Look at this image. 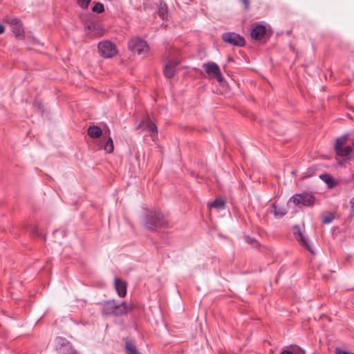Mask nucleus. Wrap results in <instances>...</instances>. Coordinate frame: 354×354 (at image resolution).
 <instances>
[{"label":"nucleus","mask_w":354,"mask_h":354,"mask_svg":"<svg viewBox=\"0 0 354 354\" xmlns=\"http://www.w3.org/2000/svg\"><path fill=\"white\" fill-rule=\"evenodd\" d=\"M181 61L180 51L178 49H169L166 56V64L164 67V74L166 77L171 78L174 77L176 66Z\"/></svg>","instance_id":"f257e3e1"},{"label":"nucleus","mask_w":354,"mask_h":354,"mask_svg":"<svg viewBox=\"0 0 354 354\" xmlns=\"http://www.w3.org/2000/svg\"><path fill=\"white\" fill-rule=\"evenodd\" d=\"M167 225V221L160 212H151L147 216L145 226L149 230H155L158 227H163Z\"/></svg>","instance_id":"f03ea898"},{"label":"nucleus","mask_w":354,"mask_h":354,"mask_svg":"<svg viewBox=\"0 0 354 354\" xmlns=\"http://www.w3.org/2000/svg\"><path fill=\"white\" fill-rule=\"evenodd\" d=\"M129 49L134 54L145 57L149 51L147 43L139 37H133L128 43Z\"/></svg>","instance_id":"7ed1b4c3"},{"label":"nucleus","mask_w":354,"mask_h":354,"mask_svg":"<svg viewBox=\"0 0 354 354\" xmlns=\"http://www.w3.org/2000/svg\"><path fill=\"white\" fill-rule=\"evenodd\" d=\"M315 198L309 193L304 192L293 195L289 200L295 205H301L304 206H311L315 202Z\"/></svg>","instance_id":"20e7f679"},{"label":"nucleus","mask_w":354,"mask_h":354,"mask_svg":"<svg viewBox=\"0 0 354 354\" xmlns=\"http://www.w3.org/2000/svg\"><path fill=\"white\" fill-rule=\"evenodd\" d=\"M100 54L104 58H111L118 54L115 46L109 41H103L98 44Z\"/></svg>","instance_id":"39448f33"},{"label":"nucleus","mask_w":354,"mask_h":354,"mask_svg":"<svg viewBox=\"0 0 354 354\" xmlns=\"http://www.w3.org/2000/svg\"><path fill=\"white\" fill-rule=\"evenodd\" d=\"M140 128H142L144 131H148L153 140H155L158 134L157 127L148 115L146 116L136 127L137 129Z\"/></svg>","instance_id":"423d86ee"},{"label":"nucleus","mask_w":354,"mask_h":354,"mask_svg":"<svg viewBox=\"0 0 354 354\" xmlns=\"http://www.w3.org/2000/svg\"><path fill=\"white\" fill-rule=\"evenodd\" d=\"M222 39L225 42L236 46H243L245 43L244 38L235 32H225L223 34Z\"/></svg>","instance_id":"0eeeda50"},{"label":"nucleus","mask_w":354,"mask_h":354,"mask_svg":"<svg viewBox=\"0 0 354 354\" xmlns=\"http://www.w3.org/2000/svg\"><path fill=\"white\" fill-rule=\"evenodd\" d=\"M203 68L210 77H214L218 82H222L223 80V76L221 74L219 66L216 63H205L203 64Z\"/></svg>","instance_id":"6e6552de"},{"label":"nucleus","mask_w":354,"mask_h":354,"mask_svg":"<svg viewBox=\"0 0 354 354\" xmlns=\"http://www.w3.org/2000/svg\"><path fill=\"white\" fill-rule=\"evenodd\" d=\"M293 234L297 241H299V243L301 245H303L306 249H307L310 252L313 254L314 251L312 247L310 246L308 237L302 234L299 229V227L297 225H295L293 227Z\"/></svg>","instance_id":"1a4fd4ad"},{"label":"nucleus","mask_w":354,"mask_h":354,"mask_svg":"<svg viewBox=\"0 0 354 354\" xmlns=\"http://www.w3.org/2000/svg\"><path fill=\"white\" fill-rule=\"evenodd\" d=\"M5 21L10 24L12 31L16 36H21L24 34V28L19 19L15 17H6Z\"/></svg>","instance_id":"9d476101"},{"label":"nucleus","mask_w":354,"mask_h":354,"mask_svg":"<svg viewBox=\"0 0 354 354\" xmlns=\"http://www.w3.org/2000/svg\"><path fill=\"white\" fill-rule=\"evenodd\" d=\"M56 341L57 344L60 346L59 349L62 354H74L75 351L72 345L66 339L59 337H57Z\"/></svg>","instance_id":"9b49d317"},{"label":"nucleus","mask_w":354,"mask_h":354,"mask_svg":"<svg viewBox=\"0 0 354 354\" xmlns=\"http://www.w3.org/2000/svg\"><path fill=\"white\" fill-rule=\"evenodd\" d=\"M266 32V28L263 25H257L252 29L251 37L256 40L261 39Z\"/></svg>","instance_id":"f8f14e48"},{"label":"nucleus","mask_w":354,"mask_h":354,"mask_svg":"<svg viewBox=\"0 0 354 354\" xmlns=\"http://www.w3.org/2000/svg\"><path fill=\"white\" fill-rule=\"evenodd\" d=\"M88 30V34L91 35L93 37H101L103 35V30L101 26L98 24L91 23L86 26V28Z\"/></svg>","instance_id":"ddd939ff"},{"label":"nucleus","mask_w":354,"mask_h":354,"mask_svg":"<svg viewBox=\"0 0 354 354\" xmlns=\"http://www.w3.org/2000/svg\"><path fill=\"white\" fill-rule=\"evenodd\" d=\"M115 288L120 297H124L127 294V283L118 278L115 279Z\"/></svg>","instance_id":"4468645a"},{"label":"nucleus","mask_w":354,"mask_h":354,"mask_svg":"<svg viewBox=\"0 0 354 354\" xmlns=\"http://www.w3.org/2000/svg\"><path fill=\"white\" fill-rule=\"evenodd\" d=\"M354 149V144L352 146H346L337 149L335 152L337 156L342 157L345 160H349L351 153Z\"/></svg>","instance_id":"2eb2a0df"},{"label":"nucleus","mask_w":354,"mask_h":354,"mask_svg":"<svg viewBox=\"0 0 354 354\" xmlns=\"http://www.w3.org/2000/svg\"><path fill=\"white\" fill-rule=\"evenodd\" d=\"M116 303L115 301H106L102 309V314L104 315H115Z\"/></svg>","instance_id":"dca6fc26"},{"label":"nucleus","mask_w":354,"mask_h":354,"mask_svg":"<svg viewBox=\"0 0 354 354\" xmlns=\"http://www.w3.org/2000/svg\"><path fill=\"white\" fill-rule=\"evenodd\" d=\"M131 310V306L127 304L125 302L116 306L115 316H120L125 315Z\"/></svg>","instance_id":"f3484780"},{"label":"nucleus","mask_w":354,"mask_h":354,"mask_svg":"<svg viewBox=\"0 0 354 354\" xmlns=\"http://www.w3.org/2000/svg\"><path fill=\"white\" fill-rule=\"evenodd\" d=\"M272 207L273 208V214L274 216L277 218L283 217L288 212L287 209L285 207L279 206L275 203H273L272 205Z\"/></svg>","instance_id":"a211bd4d"},{"label":"nucleus","mask_w":354,"mask_h":354,"mask_svg":"<svg viewBox=\"0 0 354 354\" xmlns=\"http://www.w3.org/2000/svg\"><path fill=\"white\" fill-rule=\"evenodd\" d=\"M88 135L92 138H100L102 134V129L97 126H91L88 128Z\"/></svg>","instance_id":"6ab92c4d"},{"label":"nucleus","mask_w":354,"mask_h":354,"mask_svg":"<svg viewBox=\"0 0 354 354\" xmlns=\"http://www.w3.org/2000/svg\"><path fill=\"white\" fill-rule=\"evenodd\" d=\"M225 202L222 198H217L214 202L209 204V207L215 208L218 210L223 209L225 208Z\"/></svg>","instance_id":"aec40b11"},{"label":"nucleus","mask_w":354,"mask_h":354,"mask_svg":"<svg viewBox=\"0 0 354 354\" xmlns=\"http://www.w3.org/2000/svg\"><path fill=\"white\" fill-rule=\"evenodd\" d=\"M348 139V135H344L336 140V142L335 145V151L337 149H339L340 148L344 147V145Z\"/></svg>","instance_id":"412c9836"},{"label":"nucleus","mask_w":354,"mask_h":354,"mask_svg":"<svg viewBox=\"0 0 354 354\" xmlns=\"http://www.w3.org/2000/svg\"><path fill=\"white\" fill-rule=\"evenodd\" d=\"M167 15V5L160 2L158 7V15L162 19H165Z\"/></svg>","instance_id":"4be33fe9"},{"label":"nucleus","mask_w":354,"mask_h":354,"mask_svg":"<svg viewBox=\"0 0 354 354\" xmlns=\"http://www.w3.org/2000/svg\"><path fill=\"white\" fill-rule=\"evenodd\" d=\"M319 177L323 181H324L328 185L329 187H333L335 186L333 179L330 175L327 174H324L320 175Z\"/></svg>","instance_id":"5701e85b"},{"label":"nucleus","mask_w":354,"mask_h":354,"mask_svg":"<svg viewBox=\"0 0 354 354\" xmlns=\"http://www.w3.org/2000/svg\"><path fill=\"white\" fill-rule=\"evenodd\" d=\"M126 349L128 354H140L136 346L131 342H126Z\"/></svg>","instance_id":"b1692460"},{"label":"nucleus","mask_w":354,"mask_h":354,"mask_svg":"<svg viewBox=\"0 0 354 354\" xmlns=\"http://www.w3.org/2000/svg\"><path fill=\"white\" fill-rule=\"evenodd\" d=\"M114 149L113 142L111 137H109L104 146V149L109 153L113 152Z\"/></svg>","instance_id":"393cba45"},{"label":"nucleus","mask_w":354,"mask_h":354,"mask_svg":"<svg viewBox=\"0 0 354 354\" xmlns=\"http://www.w3.org/2000/svg\"><path fill=\"white\" fill-rule=\"evenodd\" d=\"M335 218V216L331 213H328L322 216V222L324 224L330 223Z\"/></svg>","instance_id":"a878e982"},{"label":"nucleus","mask_w":354,"mask_h":354,"mask_svg":"<svg viewBox=\"0 0 354 354\" xmlns=\"http://www.w3.org/2000/svg\"><path fill=\"white\" fill-rule=\"evenodd\" d=\"M93 11L97 12H102L104 11V5L101 3H97L95 4V6L93 7Z\"/></svg>","instance_id":"bb28decb"},{"label":"nucleus","mask_w":354,"mask_h":354,"mask_svg":"<svg viewBox=\"0 0 354 354\" xmlns=\"http://www.w3.org/2000/svg\"><path fill=\"white\" fill-rule=\"evenodd\" d=\"M78 5L83 9L87 8L91 0H77Z\"/></svg>","instance_id":"cd10ccee"},{"label":"nucleus","mask_w":354,"mask_h":354,"mask_svg":"<svg viewBox=\"0 0 354 354\" xmlns=\"http://www.w3.org/2000/svg\"><path fill=\"white\" fill-rule=\"evenodd\" d=\"M293 354H305V351L299 347L295 346L293 348Z\"/></svg>","instance_id":"c85d7f7f"},{"label":"nucleus","mask_w":354,"mask_h":354,"mask_svg":"<svg viewBox=\"0 0 354 354\" xmlns=\"http://www.w3.org/2000/svg\"><path fill=\"white\" fill-rule=\"evenodd\" d=\"M335 354H354L353 353L347 352L342 348H335Z\"/></svg>","instance_id":"c756f323"},{"label":"nucleus","mask_w":354,"mask_h":354,"mask_svg":"<svg viewBox=\"0 0 354 354\" xmlns=\"http://www.w3.org/2000/svg\"><path fill=\"white\" fill-rule=\"evenodd\" d=\"M245 6V9H248L250 6V1L249 0H240Z\"/></svg>","instance_id":"7c9ffc66"},{"label":"nucleus","mask_w":354,"mask_h":354,"mask_svg":"<svg viewBox=\"0 0 354 354\" xmlns=\"http://www.w3.org/2000/svg\"><path fill=\"white\" fill-rule=\"evenodd\" d=\"M350 205L353 210H354V197L350 200Z\"/></svg>","instance_id":"2f4dec72"},{"label":"nucleus","mask_w":354,"mask_h":354,"mask_svg":"<svg viewBox=\"0 0 354 354\" xmlns=\"http://www.w3.org/2000/svg\"><path fill=\"white\" fill-rule=\"evenodd\" d=\"M5 31V28L4 26L0 24V34H2Z\"/></svg>","instance_id":"473e14b6"},{"label":"nucleus","mask_w":354,"mask_h":354,"mask_svg":"<svg viewBox=\"0 0 354 354\" xmlns=\"http://www.w3.org/2000/svg\"><path fill=\"white\" fill-rule=\"evenodd\" d=\"M281 354H293V352H291L290 351H283Z\"/></svg>","instance_id":"72a5a7b5"},{"label":"nucleus","mask_w":354,"mask_h":354,"mask_svg":"<svg viewBox=\"0 0 354 354\" xmlns=\"http://www.w3.org/2000/svg\"><path fill=\"white\" fill-rule=\"evenodd\" d=\"M247 241H248V243H252V242H254L255 240L254 239H250L249 237H247Z\"/></svg>","instance_id":"f704fd0d"}]
</instances>
